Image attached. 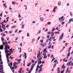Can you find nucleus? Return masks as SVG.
Here are the masks:
<instances>
[{
	"instance_id": "nucleus-1",
	"label": "nucleus",
	"mask_w": 73,
	"mask_h": 73,
	"mask_svg": "<svg viewBox=\"0 0 73 73\" xmlns=\"http://www.w3.org/2000/svg\"><path fill=\"white\" fill-rule=\"evenodd\" d=\"M64 33H62L60 36L59 37V41L62 40V39L64 37Z\"/></svg>"
},
{
	"instance_id": "nucleus-2",
	"label": "nucleus",
	"mask_w": 73,
	"mask_h": 73,
	"mask_svg": "<svg viewBox=\"0 0 73 73\" xmlns=\"http://www.w3.org/2000/svg\"><path fill=\"white\" fill-rule=\"evenodd\" d=\"M38 54H37V58H38V57H41V56H40L41 55V52H40V51H38Z\"/></svg>"
},
{
	"instance_id": "nucleus-3",
	"label": "nucleus",
	"mask_w": 73,
	"mask_h": 73,
	"mask_svg": "<svg viewBox=\"0 0 73 73\" xmlns=\"http://www.w3.org/2000/svg\"><path fill=\"white\" fill-rule=\"evenodd\" d=\"M46 43H44L43 44H40V45L41 46H42V48H44V47H45V46H46Z\"/></svg>"
},
{
	"instance_id": "nucleus-4",
	"label": "nucleus",
	"mask_w": 73,
	"mask_h": 73,
	"mask_svg": "<svg viewBox=\"0 0 73 73\" xmlns=\"http://www.w3.org/2000/svg\"><path fill=\"white\" fill-rule=\"evenodd\" d=\"M72 61H70V62H68L67 63V66H68L69 65L70 66V65H71L72 64Z\"/></svg>"
},
{
	"instance_id": "nucleus-5",
	"label": "nucleus",
	"mask_w": 73,
	"mask_h": 73,
	"mask_svg": "<svg viewBox=\"0 0 73 73\" xmlns=\"http://www.w3.org/2000/svg\"><path fill=\"white\" fill-rule=\"evenodd\" d=\"M8 65L9 66V67H10V69H11V70H12V69H15V68L13 67H12V66L10 65V64L9 63L8 64Z\"/></svg>"
},
{
	"instance_id": "nucleus-6",
	"label": "nucleus",
	"mask_w": 73,
	"mask_h": 73,
	"mask_svg": "<svg viewBox=\"0 0 73 73\" xmlns=\"http://www.w3.org/2000/svg\"><path fill=\"white\" fill-rule=\"evenodd\" d=\"M46 49H47V47L43 50V53H48V51L46 50Z\"/></svg>"
},
{
	"instance_id": "nucleus-7",
	"label": "nucleus",
	"mask_w": 73,
	"mask_h": 73,
	"mask_svg": "<svg viewBox=\"0 0 73 73\" xmlns=\"http://www.w3.org/2000/svg\"><path fill=\"white\" fill-rule=\"evenodd\" d=\"M73 22V18H71L69 20V21L68 23V24L70 23H71V21Z\"/></svg>"
},
{
	"instance_id": "nucleus-8",
	"label": "nucleus",
	"mask_w": 73,
	"mask_h": 73,
	"mask_svg": "<svg viewBox=\"0 0 73 73\" xmlns=\"http://www.w3.org/2000/svg\"><path fill=\"white\" fill-rule=\"evenodd\" d=\"M24 54L25 55H23V57H25V58L26 59V58H27V53H26V52H24Z\"/></svg>"
},
{
	"instance_id": "nucleus-9",
	"label": "nucleus",
	"mask_w": 73,
	"mask_h": 73,
	"mask_svg": "<svg viewBox=\"0 0 73 73\" xmlns=\"http://www.w3.org/2000/svg\"><path fill=\"white\" fill-rule=\"evenodd\" d=\"M0 49H1V50L3 49L4 48V45H2L1 46H0Z\"/></svg>"
},
{
	"instance_id": "nucleus-10",
	"label": "nucleus",
	"mask_w": 73,
	"mask_h": 73,
	"mask_svg": "<svg viewBox=\"0 0 73 73\" xmlns=\"http://www.w3.org/2000/svg\"><path fill=\"white\" fill-rule=\"evenodd\" d=\"M13 66L14 68V69H16L17 68V66L16 65H13Z\"/></svg>"
},
{
	"instance_id": "nucleus-11",
	"label": "nucleus",
	"mask_w": 73,
	"mask_h": 73,
	"mask_svg": "<svg viewBox=\"0 0 73 73\" xmlns=\"http://www.w3.org/2000/svg\"><path fill=\"white\" fill-rule=\"evenodd\" d=\"M43 19H44L43 17H40V21H44Z\"/></svg>"
},
{
	"instance_id": "nucleus-12",
	"label": "nucleus",
	"mask_w": 73,
	"mask_h": 73,
	"mask_svg": "<svg viewBox=\"0 0 73 73\" xmlns=\"http://www.w3.org/2000/svg\"><path fill=\"white\" fill-rule=\"evenodd\" d=\"M59 69H60V68H58L57 69V73H60V71L59 70Z\"/></svg>"
},
{
	"instance_id": "nucleus-13",
	"label": "nucleus",
	"mask_w": 73,
	"mask_h": 73,
	"mask_svg": "<svg viewBox=\"0 0 73 73\" xmlns=\"http://www.w3.org/2000/svg\"><path fill=\"white\" fill-rule=\"evenodd\" d=\"M62 69H64L65 68V66H64V64H63V65L62 66Z\"/></svg>"
},
{
	"instance_id": "nucleus-14",
	"label": "nucleus",
	"mask_w": 73,
	"mask_h": 73,
	"mask_svg": "<svg viewBox=\"0 0 73 73\" xmlns=\"http://www.w3.org/2000/svg\"><path fill=\"white\" fill-rule=\"evenodd\" d=\"M64 18V16H62V17H60L59 19V21H60L61 19H62Z\"/></svg>"
},
{
	"instance_id": "nucleus-15",
	"label": "nucleus",
	"mask_w": 73,
	"mask_h": 73,
	"mask_svg": "<svg viewBox=\"0 0 73 73\" xmlns=\"http://www.w3.org/2000/svg\"><path fill=\"white\" fill-rule=\"evenodd\" d=\"M31 65V63L29 62L27 64V66H29Z\"/></svg>"
},
{
	"instance_id": "nucleus-16",
	"label": "nucleus",
	"mask_w": 73,
	"mask_h": 73,
	"mask_svg": "<svg viewBox=\"0 0 73 73\" xmlns=\"http://www.w3.org/2000/svg\"><path fill=\"white\" fill-rule=\"evenodd\" d=\"M35 64H33L31 66V68H34V67H35Z\"/></svg>"
},
{
	"instance_id": "nucleus-17",
	"label": "nucleus",
	"mask_w": 73,
	"mask_h": 73,
	"mask_svg": "<svg viewBox=\"0 0 73 73\" xmlns=\"http://www.w3.org/2000/svg\"><path fill=\"white\" fill-rule=\"evenodd\" d=\"M5 52L6 53V55H8V53L9 52H10V51H8V50H7L6 52Z\"/></svg>"
},
{
	"instance_id": "nucleus-18",
	"label": "nucleus",
	"mask_w": 73,
	"mask_h": 73,
	"mask_svg": "<svg viewBox=\"0 0 73 73\" xmlns=\"http://www.w3.org/2000/svg\"><path fill=\"white\" fill-rule=\"evenodd\" d=\"M44 41V40H42H42H40V42H41V44H42V43H43V41Z\"/></svg>"
},
{
	"instance_id": "nucleus-19",
	"label": "nucleus",
	"mask_w": 73,
	"mask_h": 73,
	"mask_svg": "<svg viewBox=\"0 0 73 73\" xmlns=\"http://www.w3.org/2000/svg\"><path fill=\"white\" fill-rule=\"evenodd\" d=\"M5 52H6L7 51V49H8V48L7 47H5Z\"/></svg>"
},
{
	"instance_id": "nucleus-20",
	"label": "nucleus",
	"mask_w": 73,
	"mask_h": 73,
	"mask_svg": "<svg viewBox=\"0 0 73 73\" xmlns=\"http://www.w3.org/2000/svg\"><path fill=\"white\" fill-rule=\"evenodd\" d=\"M47 24L48 25H50L51 24V22H48L47 23Z\"/></svg>"
},
{
	"instance_id": "nucleus-21",
	"label": "nucleus",
	"mask_w": 73,
	"mask_h": 73,
	"mask_svg": "<svg viewBox=\"0 0 73 73\" xmlns=\"http://www.w3.org/2000/svg\"><path fill=\"white\" fill-rule=\"evenodd\" d=\"M3 67H4V66H3V65L2 64L1 65L0 64V68L2 67V68H3Z\"/></svg>"
},
{
	"instance_id": "nucleus-22",
	"label": "nucleus",
	"mask_w": 73,
	"mask_h": 73,
	"mask_svg": "<svg viewBox=\"0 0 73 73\" xmlns=\"http://www.w3.org/2000/svg\"><path fill=\"white\" fill-rule=\"evenodd\" d=\"M55 34H59L60 33V32H55L54 33Z\"/></svg>"
},
{
	"instance_id": "nucleus-23",
	"label": "nucleus",
	"mask_w": 73,
	"mask_h": 73,
	"mask_svg": "<svg viewBox=\"0 0 73 73\" xmlns=\"http://www.w3.org/2000/svg\"><path fill=\"white\" fill-rule=\"evenodd\" d=\"M51 38H50V37L49 38H48V40H49L50 42H51V41H52Z\"/></svg>"
},
{
	"instance_id": "nucleus-24",
	"label": "nucleus",
	"mask_w": 73,
	"mask_h": 73,
	"mask_svg": "<svg viewBox=\"0 0 73 73\" xmlns=\"http://www.w3.org/2000/svg\"><path fill=\"white\" fill-rule=\"evenodd\" d=\"M58 5H59V6L60 5H61V2H58Z\"/></svg>"
},
{
	"instance_id": "nucleus-25",
	"label": "nucleus",
	"mask_w": 73,
	"mask_h": 73,
	"mask_svg": "<svg viewBox=\"0 0 73 73\" xmlns=\"http://www.w3.org/2000/svg\"><path fill=\"white\" fill-rule=\"evenodd\" d=\"M51 47H52V46L50 45L48 47V49H50V48H51Z\"/></svg>"
},
{
	"instance_id": "nucleus-26",
	"label": "nucleus",
	"mask_w": 73,
	"mask_h": 73,
	"mask_svg": "<svg viewBox=\"0 0 73 73\" xmlns=\"http://www.w3.org/2000/svg\"><path fill=\"white\" fill-rule=\"evenodd\" d=\"M41 64V61H38V64Z\"/></svg>"
},
{
	"instance_id": "nucleus-27",
	"label": "nucleus",
	"mask_w": 73,
	"mask_h": 73,
	"mask_svg": "<svg viewBox=\"0 0 73 73\" xmlns=\"http://www.w3.org/2000/svg\"><path fill=\"white\" fill-rule=\"evenodd\" d=\"M23 24H24V22H22V23L20 25V26H22Z\"/></svg>"
},
{
	"instance_id": "nucleus-28",
	"label": "nucleus",
	"mask_w": 73,
	"mask_h": 73,
	"mask_svg": "<svg viewBox=\"0 0 73 73\" xmlns=\"http://www.w3.org/2000/svg\"><path fill=\"white\" fill-rule=\"evenodd\" d=\"M9 46L8 45H5V47H6V48H7Z\"/></svg>"
},
{
	"instance_id": "nucleus-29",
	"label": "nucleus",
	"mask_w": 73,
	"mask_h": 73,
	"mask_svg": "<svg viewBox=\"0 0 73 73\" xmlns=\"http://www.w3.org/2000/svg\"><path fill=\"white\" fill-rule=\"evenodd\" d=\"M24 25H23L22 26V27H21L22 29H23L24 28Z\"/></svg>"
},
{
	"instance_id": "nucleus-30",
	"label": "nucleus",
	"mask_w": 73,
	"mask_h": 73,
	"mask_svg": "<svg viewBox=\"0 0 73 73\" xmlns=\"http://www.w3.org/2000/svg\"><path fill=\"white\" fill-rule=\"evenodd\" d=\"M46 58H47V56H44L43 57V58L44 59H45Z\"/></svg>"
},
{
	"instance_id": "nucleus-31",
	"label": "nucleus",
	"mask_w": 73,
	"mask_h": 73,
	"mask_svg": "<svg viewBox=\"0 0 73 73\" xmlns=\"http://www.w3.org/2000/svg\"><path fill=\"white\" fill-rule=\"evenodd\" d=\"M31 61H32V64H33V63L35 62V61H34V60H31Z\"/></svg>"
},
{
	"instance_id": "nucleus-32",
	"label": "nucleus",
	"mask_w": 73,
	"mask_h": 73,
	"mask_svg": "<svg viewBox=\"0 0 73 73\" xmlns=\"http://www.w3.org/2000/svg\"><path fill=\"white\" fill-rule=\"evenodd\" d=\"M68 70H69V68H68L66 70V73H68Z\"/></svg>"
},
{
	"instance_id": "nucleus-33",
	"label": "nucleus",
	"mask_w": 73,
	"mask_h": 73,
	"mask_svg": "<svg viewBox=\"0 0 73 73\" xmlns=\"http://www.w3.org/2000/svg\"><path fill=\"white\" fill-rule=\"evenodd\" d=\"M67 56L68 57H69L70 56V53H68L67 54Z\"/></svg>"
},
{
	"instance_id": "nucleus-34",
	"label": "nucleus",
	"mask_w": 73,
	"mask_h": 73,
	"mask_svg": "<svg viewBox=\"0 0 73 73\" xmlns=\"http://www.w3.org/2000/svg\"><path fill=\"white\" fill-rule=\"evenodd\" d=\"M55 29L54 28H53L52 31V32H53L54 31H55Z\"/></svg>"
},
{
	"instance_id": "nucleus-35",
	"label": "nucleus",
	"mask_w": 73,
	"mask_h": 73,
	"mask_svg": "<svg viewBox=\"0 0 73 73\" xmlns=\"http://www.w3.org/2000/svg\"><path fill=\"white\" fill-rule=\"evenodd\" d=\"M50 38H51V39L52 38V39H54L55 38V37L54 36L52 37H50Z\"/></svg>"
},
{
	"instance_id": "nucleus-36",
	"label": "nucleus",
	"mask_w": 73,
	"mask_h": 73,
	"mask_svg": "<svg viewBox=\"0 0 73 73\" xmlns=\"http://www.w3.org/2000/svg\"><path fill=\"white\" fill-rule=\"evenodd\" d=\"M6 57L7 58V59L9 58L8 57V56H9V55H8H8H6Z\"/></svg>"
},
{
	"instance_id": "nucleus-37",
	"label": "nucleus",
	"mask_w": 73,
	"mask_h": 73,
	"mask_svg": "<svg viewBox=\"0 0 73 73\" xmlns=\"http://www.w3.org/2000/svg\"><path fill=\"white\" fill-rule=\"evenodd\" d=\"M3 69H1V70H1V72L0 73H2V72H4V70H3Z\"/></svg>"
},
{
	"instance_id": "nucleus-38",
	"label": "nucleus",
	"mask_w": 73,
	"mask_h": 73,
	"mask_svg": "<svg viewBox=\"0 0 73 73\" xmlns=\"http://www.w3.org/2000/svg\"><path fill=\"white\" fill-rule=\"evenodd\" d=\"M7 63H8L9 62V59L7 58Z\"/></svg>"
},
{
	"instance_id": "nucleus-39",
	"label": "nucleus",
	"mask_w": 73,
	"mask_h": 73,
	"mask_svg": "<svg viewBox=\"0 0 73 73\" xmlns=\"http://www.w3.org/2000/svg\"><path fill=\"white\" fill-rule=\"evenodd\" d=\"M64 70H63L62 71H61V73H63L64 72Z\"/></svg>"
},
{
	"instance_id": "nucleus-40",
	"label": "nucleus",
	"mask_w": 73,
	"mask_h": 73,
	"mask_svg": "<svg viewBox=\"0 0 73 73\" xmlns=\"http://www.w3.org/2000/svg\"><path fill=\"white\" fill-rule=\"evenodd\" d=\"M65 24V22H62L61 23V24L62 25H64Z\"/></svg>"
},
{
	"instance_id": "nucleus-41",
	"label": "nucleus",
	"mask_w": 73,
	"mask_h": 73,
	"mask_svg": "<svg viewBox=\"0 0 73 73\" xmlns=\"http://www.w3.org/2000/svg\"><path fill=\"white\" fill-rule=\"evenodd\" d=\"M42 64H45V62L44 61H42V62H41Z\"/></svg>"
},
{
	"instance_id": "nucleus-42",
	"label": "nucleus",
	"mask_w": 73,
	"mask_h": 73,
	"mask_svg": "<svg viewBox=\"0 0 73 73\" xmlns=\"http://www.w3.org/2000/svg\"><path fill=\"white\" fill-rule=\"evenodd\" d=\"M40 68V67L39 66V65H38L37 66V67H36V68Z\"/></svg>"
},
{
	"instance_id": "nucleus-43",
	"label": "nucleus",
	"mask_w": 73,
	"mask_h": 73,
	"mask_svg": "<svg viewBox=\"0 0 73 73\" xmlns=\"http://www.w3.org/2000/svg\"><path fill=\"white\" fill-rule=\"evenodd\" d=\"M41 33V31L39 30V31H38V33H37V34H40Z\"/></svg>"
},
{
	"instance_id": "nucleus-44",
	"label": "nucleus",
	"mask_w": 73,
	"mask_h": 73,
	"mask_svg": "<svg viewBox=\"0 0 73 73\" xmlns=\"http://www.w3.org/2000/svg\"><path fill=\"white\" fill-rule=\"evenodd\" d=\"M40 38V36H39L37 38V41H38L39 40V39Z\"/></svg>"
},
{
	"instance_id": "nucleus-45",
	"label": "nucleus",
	"mask_w": 73,
	"mask_h": 73,
	"mask_svg": "<svg viewBox=\"0 0 73 73\" xmlns=\"http://www.w3.org/2000/svg\"><path fill=\"white\" fill-rule=\"evenodd\" d=\"M70 15L72 17L73 16V15H72V13L70 12Z\"/></svg>"
},
{
	"instance_id": "nucleus-46",
	"label": "nucleus",
	"mask_w": 73,
	"mask_h": 73,
	"mask_svg": "<svg viewBox=\"0 0 73 73\" xmlns=\"http://www.w3.org/2000/svg\"><path fill=\"white\" fill-rule=\"evenodd\" d=\"M33 68L32 67H31V68L30 69V70L31 71H32V70H33Z\"/></svg>"
},
{
	"instance_id": "nucleus-47",
	"label": "nucleus",
	"mask_w": 73,
	"mask_h": 73,
	"mask_svg": "<svg viewBox=\"0 0 73 73\" xmlns=\"http://www.w3.org/2000/svg\"><path fill=\"white\" fill-rule=\"evenodd\" d=\"M1 39L2 41H4V38H3V37H2L1 38Z\"/></svg>"
},
{
	"instance_id": "nucleus-48",
	"label": "nucleus",
	"mask_w": 73,
	"mask_h": 73,
	"mask_svg": "<svg viewBox=\"0 0 73 73\" xmlns=\"http://www.w3.org/2000/svg\"><path fill=\"white\" fill-rule=\"evenodd\" d=\"M60 21H64V19H60Z\"/></svg>"
},
{
	"instance_id": "nucleus-49",
	"label": "nucleus",
	"mask_w": 73,
	"mask_h": 73,
	"mask_svg": "<svg viewBox=\"0 0 73 73\" xmlns=\"http://www.w3.org/2000/svg\"><path fill=\"white\" fill-rule=\"evenodd\" d=\"M9 27V25H6V28H8Z\"/></svg>"
},
{
	"instance_id": "nucleus-50",
	"label": "nucleus",
	"mask_w": 73,
	"mask_h": 73,
	"mask_svg": "<svg viewBox=\"0 0 73 73\" xmlns=\"http://www.w3.org/2000/svg\"><path fill=\"white\" fill-rule=\"evenodd\" d=\"M17 32V29H16L15 31V33H16Z\"/></svg>"
},
{
	"instance_id": "nucleus-51",
	"label": "nucleus",
	"mask_w": 73,
	"mask_h": 73,
	"mask_svg": "<svg viewBox=\"0 0 73 73\" xmlns=\"http://www.w3.org/2000/svg\"><path fill=\"white\" fill-rule=\"evenodd\" d=\"M71 48H72V47H70V48L68 49L69 50H71Z\"/></svg>"
},
{
	"instance_id": "nucleus-52",
	"label": "nucleus",
	"mask_w": 73,
	"mask_h": 73,
	"mask_svg": "<svg viewBox=\"0 0 73 73\" xmlns=\"http://www.w3.org/2000/svg\"><path fill=\"white\" fill-rule=\"evenodd\" d=\"M52 11V12H56V10H54V9H53Z\"/></svg>"
},
{
	"instance_id": "nucleus-53",
	"label": "nucleus",
	"mask_w": 73,
	"mask_h": 73,
	"mask_svg": "<svg viewBox=\"0 0 73 73\" xmlns=\"http://www.w3.org/2000/svg\"><path fill=\"white\" fill-rule=\"evenodd\" d=\"M12 3L13 4V5H15V3L14 2H12Z\"/></svg>"
},
{
	"instance_id": "nucleus-54",
	"label": "nucleus",
	"mask_w": 73,
	"mask_h": 73,
	"mask_svg": "<svg viewBox=\"0 0 73 73\" xmlns=\"http://www.w3.org/2000/svg\"><path fill=\"white\" fill-rule=\"evenodd\" d=\"M42 59V58H40L38 59V61H40V60H41Z\"/></svg>"
},
{
	"instance_id": "nucleus-55",
	"label": "nucleus",
	"mask_w": 73,
	"mask_h": 73,
	"mask_svg": "<svg viewBox=\"0 0 73 73\" xmlns=\"http://www.w3.org/2000/svg\"><path fill=\"white\" fill-rule=\"evenodd\" d=\"M5 25H2V28H3V27H5Z\"/></svg>"
},
{
	"instance_id": "nucleus-56",
	"label": "nucleus",
	"mask_w": 73,
	"mask_h": 73,
	"mask_svg": "<svg viewBox=\"0 0 73 73\" xmlns=\"http://www.w3.org/2000/svg\"><path fill=\"white\" fill-rule=\"evenodd\" d=\"M43 56H46V54L45 53H44L43 54Z\"/></svg>"
},
{
	"instance_id": "nucleus-57",
	"label": "nucleus",
	"mask_w": 73,
	"mask_h": 73,
	"mask_svg": "<svg viewBox=\"0 0 73 73\" xmlns=\"http://www.w3.org/2000/svg\"><path fill=\"white\" fill-rule=\"evenodd\" d=\"M18 73H22V72H21V71L19 70V71H18Z\"/></svg>"
},
{
	"instance_id": "nucleus-58",
	"label": "nucleus",
	"mask_w": 73,
	"mask_h": 73,
	"mask_svg": "<svg viewBox=\"0 0 73 73\" xmlns=\"http://www.w3.org/2000/svg\"><path fill=\"white\" fill-rule=\"evenodd\" d=\"M56 66V64H54V65L53 68H54V67H55V66Z\"/></svg>"
},
{
	"instance_id": "nucleus-59",
	"label": "nucleus",
	"mask_w": 73,
	"mask_h": 73,
	"mask_svg": "<svg viewBox=\"0 0 73 73\" xmlns=\"http://www.w3.org/2000/svg\"><path fill=\"white\" fill-rule=\"evenodd\" d=\"M17 61L19 62V63H20V60L19 59H18L17 60Z\"/></svg>"
},
{
	"instance_id": "nucleus-60",
	"label": "nucleus",
	"mask_w": 73,
	"mask_h": 73,
	"mask_svg": "<svg viewBox=\"0 0 73 73\" xmlns=\"http://www.w3.org/2000/svg\"><path fill=\"white\" fill-rule=\"evenodd\" d=\"M22 32V31L21 30H20L19 31V33H21V32Z\"/></svg>"
},
{
	"instance_id": "nucleus-61",
	"label": "nucleus",
	"mask_w": 73,
	"mask_h": 73,
	"mask_svg": "<svg viewBox=\"0 0 73 73\" xmlns=\"http://www.w3.org/2000/svg\"><path fill=\"white\" fill-rule=\"evenodd\" d=\"M72 57H71L69 59V60L70 61V60H72Z\"/></svg>"
},
{
	"instance_id": "nucleus-62",
	"label": "nucleus",
	"mask_w": 73,
	"mask_h": 73,
	"mask_svg": "<svg viewBox=\"0 0 73 73\" xmlns=\"http://www.w3.org/2000/svg\"><path fill=\"white\" fill-rule=\"evenodd\" d=\"M49 35H48L47 36V38H49Z\"/></svg>"
},
{
	"instance_id": "nucleus-63",
	"label": "nucleus",
	"mask_w": 73,
	"mask_h": 73,
	"mask_svg": "<svg viewBox=\"0 0 73 73\" xmlns=\"http://www.w3.org/2000/svg\"><path fill=\"white\" fill-rule=\"evenodd\" d=\"M0 31H1V32H3V30L1 28H0Z\"/></svg>"
},
{
	"instance_id": "nucleus-64",
	"label": "nucleus",
	"mask_w": 73,
	"mask_h": 73,
	"mask_svg": "<svg viewBox=\"0 0 73 73\" xmlns=\"http://www.w3.org/2000/svg\"><path fill=\"white\" fill-rule=\"evenodd\" d=\"M0 64H3V61H1L0 63Z\"/></svg>"
}]
</instances>
